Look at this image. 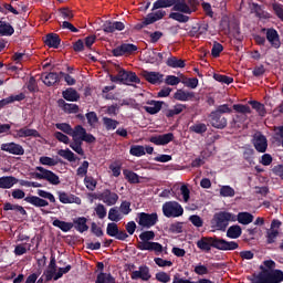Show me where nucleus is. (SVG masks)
<instances>
[{
  "mask_svg": "<svg viewBox=\"0 0 283 283\" xmlns=\"http://www.w3.org/2000/svg\"><path fill=\"white\" fill-rule=\"evenodd\" d=\"M197 248L203 252L209 253L211 249L218 251H237L239 249V243L235 241H227L218 237H201L197 241Z\"/></svg>",
  "mask_w": 283,
  "mask_h": 283,
  "instance_id": "obj_2",
  "label": "nucleus"
},
{
  "mask_svg": "<svg viewBox=\"0 0 283 283\" xmlns=\"http://www.w3.org/2000/svg\"><path fill=\"white\" fill-rule=\"evenodd\" d=\"M273 11L277 19L283 22V6L281 3H273Z\"/></svg>",
  "mask_w": 283,
  "mask_h": 283,
  "instance_id": "obj_64",
  "label": "nucleus"
},
{
  "mask_svg": "<svg viewBox=\"0 0 283 283\" xmlns=\"http://www.w3.org/2000/svg\"><path fill=\"white\" fill-rule=\"evenodd\" d=\"M63 98L67 102H78V99L81 98L80 93L74 90L73 87H69L66 88L63 93Z\"/></svg>",
  "mask_w": 283,
  "mask_h": 283,
  "instance_id": "obj_32",
  "label": "nucleus"
},
{
  "mask_svg": "<svg viewBox=\"0 0 283 283\" xmlns=\"http://www.w3.org/2000/svg\"><path fill=\"white\" fill-rule=\"evenodd\" d=\"M84 185H85L86 189H88L91 191H95L97 181L95 180L94 177H85Z\"/></svg>",
  "mask_w": 283,
  "mask_h": 283,
  "instance_id": "obj_57",
  "label": "nucleus"
},
{
  "mask_svg": "<svg viewBox=\"0 0 283 283\" xmlns=\"http://www.w3.org/2000/svg\"><path fill=\"white\" fill-rule=\"evenodd\" d=\"M59 107H62L63 111L67 114H77L80 112V107L76 104H69L64 99H57Z\"/></svg>",
  "mask_w": 283,
  "mask_h": 283,
  "instance_id": "obj_29",
  "label": "nucleus"
},
{
  "mask_svg": "<svg viewBox=\"0 0 283 283\" xmlns=\"http://www.w3.org/2000/svg\"><path fill=\"white\" fill-rule=\"evenodd\" d=\"M251 283H282L283 271L282 270H266L263 265H260V272L253 273L248 277Z\"/></svg>",
  "mask_w": 283,
  "mask_h": 283,
  "instance_id": "obj_3",
  "label": "nucleus"
},
{
  "mask_svg": "<svg viewBox=\"0 0 283 283\" xmlns=\"http://www.w3.org/2000/svg\"><path fill=\"white\" fill-rule=\"evenodd\" d=\"M222 51H223L222 44L219 43L218 41H214L212 50H211V54H212L213 59L220 57V54Z\"/></svg>",
  "mask_w": 283,
  "mask_h": 283,
  "instance_id": "obj_59",
  "label": "nucleus"
},
{
  "mask_svg": "<svg viewBox=\"0 0 283 283\" xmlns=\"http://www.w3.org/2000/svg\"><path fill=\"white\" fill-rule=\"evenodd\" d=\"M232 109L229 107V104L219 105L216 111H213V114L217 115H223V114H230Z\"/></svg>",
  "mask_w": 283,
  "mask_h": 283,
  "instance_id": "obj_61",
  "label": "nucleus"
},
{
  "mask_svg": "<svg viewBox=\"0 0 283 283\" xmlns=\"http://www.w3.org/2000/svg\"><path fill=\"white\" fill-rule=\"evenodd\" d=\"M280 231L279 230H268L266 231V243L273 244L275 240L279 238Z\"/></svg>",
  "mask_w": 283,
  "mask_h": 283,
  "instance_id": "obj_50",
  "label": "nucleus"
},
{
  "mask_svg": "<svg viewBox=\"0 0 283 283\" xmlns=\"http://www.w3.org/2000/svg\"><path fill=\"white\" fill-rule=\"evenodd\" d=\"M36 171L39 172L32 174L33 178H35L36 180H45L53 186H59L61 184L60 177L52 170L43 167H36Z\"/></svg>",
  "mask_w": 283,
  "mask_h": 283,
  "instance_id": "obj_9",
  "label": "nucleus"
},
{
  "mask_svg": "<svg viewBox=\"0 0 283 283\" xmlns=\"http://www.w3.org/2000/svg\"><path fill=\"white\" fill-rule=\"evenodd\" d=\"M172 283H213L210 279H199L198 282L180 277L179 274L174 275Z\"/></svg>",
  "mask_w": 283,
  "mask_h": 283,
  "instance_id": "obj_39",
  "label": "nucleus"
},
{
  "mask_svg": "<svg viewBox=\"0 0 283 283\" xmlns=\"http://www.w3.org/2000/svg\"><path fill=\"white\" fill-rule=\"evenodd\" d=\"M104 33H115L116 31H123L125 29V24L118 21H106L102 25Z\"/></svg>",
  "mask_w": 283,
  "mask_h": 283,
  "instance_id": "obj_21",
  "label": "nucleus"
},
{
  "mask_svg": "<svg viewBox=\"0 0 283 283\" xmlns=\"http://www.w3.org/2000/svg\"><path fill=\"white\" fill-rule=\"evenodd\" d=\"M174 139H175L174 133H167L159 136H153L150 138V143L155 144L156 146H165L174 142Z\"/></svg>",
  "mask_w": 283,
  "mask_h": 283,
  "instance_id": "obj_20",
  "label": "nucleus"
},
{
  "mask_svg": "<svg viewBox=\"0 0 283 283\" xmlns=\"http://www.w3.org/2000/svg\"><path fill=\"white\" fill-rule=\"evenodd\" d=\"M73 228L80 232L85 233L88 231L90 227L87 226V218L86 217H77L73 220Z\"/></svg>",
  "mask_w": 283,
  "mask_h": 283,
  "instance_id": "obj_23",
  "label": "nucleus"
},
{
  "mask_svg": "<svg viewBox=\"0 0 283 283\" xmlns=\"http://www.w3.org/2000/svg\"><path fill=\"white\" fill-rule=\"evenodd\" d=\"M186 109H187L186 104H177V105H174L172 108L163 109V113L166 116V118H174L175 116L179 115L180 113L185 112Z\"/></svg>",
  "mask_w": 283,
  "mask_h": 283,
  "instance_id": "obj_24",
  "label": "nucleus"
},
{
  "mask_svg": "<svg viewBox=\"0 0 283 283\" xmlns=\"http://www.w3.org/2000/svg\"><path fill=\"white\" fill-rule=\"evenodd\" d=\"M42 82H44V84L48 87H52L56 83L61 82V75H60V73L50 72V73L45 74V76H42Z\"/></svg>",
  "mask_w": 283,
  "mask_h": 283,
  "instance_id": "obj_26",
  "label": "nucleus"
},
{
  "mask_svg": "<svg viewBox=\"0 0 283 283\" xmlns=\"http://www.w3.org/2000/svg\"><path fill=\"white\" fill-rule=\"evenodd\" d=\"M249 105H251L252 109L256 111L261 117L266 115L265 106L262 103L258 101H250Z\"/></svg>",
  "mask_w": 283,
  "mask_h": 283,
  "instance_id": "obj_46",
  "label": "nucleus"
},
{
  "mask_svg": "<svg viewBox=\"0 0 283 283\" xmlns=\"http://www.w3.org/2000/svg\"><path fill=\"white\" fill-rule=\"evenodd\" d=\"M108 220L113 222H118L123 220V216L120 214V211L117 208H111L108 211Z\"/></svg>",
  "mask_w": 283,
  "mask_h": 283,
  "instance_id": "obj_47",
  "label": "nucleus"
},
{
  "mask_svg": "<svg viewBox=\"0 0 283 283\" xmlns=\"http://www.w3.org/2000/svg\"><path fill=\"white\" fill-rule=\"evenodd\" d=\"M150 279V269L147 265H142L138 268V270H135L133 273H130V280L133 281L142 280L143 282H149Z\"/></svg>",
  "mask_w": 283,
  "mask_h": 283,
  "instance_id": "obj_14",
  "label": "nucleus"
},
{
  "mask_svg": "<svg viewBox=\"0 0 283 283\" xmlns=\"http://www.w3.org/2000/svg\"><path fill=\"white\" fill-rule=\"evenodd\" d=\"M15 29L8 22L0 21V36H12Z\"/></svg>",
  "mask_w": 283,
  "mask_h": 283,
  "instance_id": "obj_34",
  "label": "nucleus"
},
{
  "mask_svg": "<svg viewBox=\"0 0 283 283\" xmlns=\"http://www.w3.org/2000/svg\"><path fill=\"white\" fill-rule=\"evenodd\" d=\"M157 282L168 283L170 282V275L166 272H157L155 275Z\"/></svg>",
  "mask_w": 283,
  "mask_h": 283,
  "instance_id": "obj_63",
  "label": "nucleus"
},
{
  "mask_svg": "<svg viewBox=\"0 0 283 283\" xmlns=\"http://www.w3.org/2000/svg\"><path fill=\"white\" fill-rule=\"evenodd\" d=\"M255 151L251 147H245L243 150V159L249 164L253 163Z\"/></svg>",
  "mask_w": 283,
  "mask_h": 283,
  "instance_id": "obj_52",
  "label": "nucleus"
},
{
  "mask_svg": "<svg viewBox=\"0 0 283 283\" xmlns=\"http://www.w3.org/2000/svg\"><path fill=\"white\" fill-rule=\"evenodd\" d=\"M219 195L221 197H235V190L231 186L224 185L219 189Z\"/></svg>",
  "mask_w": 283,
  "mask_h": 283,
  "instance_id": "obj_48",
  "label": "nucleus"
},
{
  "mask_svg": "<svg viewBox=\"0 0 283 283\" xmlns=\"http://www.w3.org/2000/svg\"><path fill=\"white\" fill-rule=\"evenodd\" d=\"M40 164L42 166L46 167H56L59 164H63L62 159L56 157V159L48 157V156H42L40 157Z\"/></svg>",
  "mask_w": 283,
  "mask_h": 283,
  "instance_id": "obj_36",
  "label": "nucleus"
},
{
  "mask_svg": "<svg viewBox=\"0 0 283 283\" xmlns=\"http://www.w3.org/2000/svg\"><path fill=\"white\" fill-rule=\"evenodd\" d=\"M55 127L67 136H72V138L83 136L87 133L86 128L82 125H76L74 128H72L70 124H55Z\"/></svg>",
  "mask_w": 283,
  "mask_h": 283,
  "instance_id": "obj_11",
  "label": "nucleus"
},
{
  "mask_svg": "<svg viewBox=\"0 0 283 283\" xmlns=\"http://www.w3.org/2000/svg\"><path fill=\"white\" fill-rule=\"evenodd\" d=\"M143 76L146 80V82L151 83L153 85L160 83L163 75L159 72H153V71H143Z\"/></svg>",
  "mask_w": 283,
  "mask_h": 283,
  "instance_id": "obj_25",
  "label": "nucleus"
},
{
  "mask_svg": "<svg viewBox=\"0 0 283 283\" xmlns=\"http://www.w3.org/2000/svg\"><path fill=\"white\" fill-rule=\"evenodd\" d=\"M198 6H200L198 0H156L153 4L151 11L154 12L159 9L172 7L174 12L192 14L197 11Z\"/></svg>",
  "mask_w": 283,
  "mask_h": 283,
  "instance_id": "obj_1",
  "label": "nucleus"
},
{
  "mask_svg": "<svg viewBox=\"0 0 283 283\" xmlns=\"http://www.w3.org/2000/svg\"><path fill=\"white\" fill-rule=\"evenodd\" d=\"M252 144L254 150L264 154L268 150V139L262 133H256L253 135Z\"/></svg>",
  "mask_w": 283,
  "mask_h": 283,
  "instance_id": "obj_15",
  "label": "nucleus"
},
{
  "mask_svg": "<svg viewBox=\"0 0 283 283\" xmlns=\"http://www.w3.org/2000/svg\"><path fill=\"white\" fill-rule=\"evenodd\" d=\"M209 118H210V125L214 128L223 129L224 127L228 126V119L223 115H219L211 112L209 115Z\"/></svg>",
  "mask_w": 283,
  "mask_h": 283,
  "instance_id": "obj_18",
  "label": "nucleus"
},
{
  "mask_svg": "<svg viewBox=\"0 0 283 283\" xmlns=\"http://www.w3.org/2000/svg\"><path fill=\"white\" fill-rule=\"evenodd\" d=\"M138 51V46L129 43H124L112 50V54L115 57H120L124 55H132L134 52Z\"/></svg>",
  "mask_w": 283,
  "mask_h": 283,
  "instance_id": "obj_13",
  "label": "nucleus"
},
{
  "mask_svg": "<svg viewBox=\"0 0 283 283\" xmlns=\"http://www.w3.org/2000/svg\"><path fill=\"white\" fill-rule=\"evenodd\" d=\"M19 182L17 177L4 176L0 177V189H12Z\"/></svg>",
  "mask_w": 283,
  "mask_h": 283,
  "instance_id": "obj_28",
  "label": "nucleus"
},
{
  "mask_svg": "<svg viewBox=\"0 0 283 283\" xmlns=\"http://www.w3.org/2000/svg\"><path fill=\"white\" fill-rule=\"evenodd\" d=\"M136 221L139 227L150 229L151 227H156V224L159 221V218L157 212H153V213L140 212V213H137Z\"/></svg>",
  "mask_w": 283,
  "mask_h": 283,
  "instance_id": "obj_10",
  "label": "nucleus"
},
{
  "mask_svg": "<svg viewBox=\"0 0 283 283\" xmlns=\"http://www.w3.org/2000/svg\"><path fill=\"white\" fill-rule=\"evenodd\" d=\"M95 283H116V279L112 275V273L99 272Z\"/></svg>",
  "mask_w": 283,
  "mask_h": 283,
  "instance_id": "obj_38",
  "label": "nucleus"
},
{
  "mask_svg": "<svg viewBox=\"0 0 283 283\" xmlns=\"http://www.w3.org/2000/svg\"><path fill=\"white\" fill-rule=\"evenodd\" d=\"M230 221L235 222L237 214L230 213L228 211H221V212H217L213 216V219L212 221H210V224H212V227L219 231H224L229 227Z\"/></svg>",
  "mask_w": 283,
  "mask_h": 283,
  "instance_id": "obj_6",
  "label": "nucleus"
},
{
  "mask_svg": "<svg viewBox=\"0 0 283 283\" xmlns=\"http://www.w3.org/2000/svg\"><path fill=\"white\" fill-rule=\"evenodd\" d=\"M253 220L254 216L249 212H240L235 216V221H239L242 226H249Z\"/></svg>",
  "mask_w": 283,
  "mask_h": 283,
  "instance_id": "obj_33",
  "label": "nucleus"
},
{
  "mask_svg": "<svg viewBox=\"0 0 283 283\" xmlns=\"http://www.w3.org/2000/svg\"><path fill=\"white\" fill-rule=\"evenodd\" d=\"M193 272H195L197 275L203 276V275L209 274V269H208L206 265L199 263V264H197V265L195 266Z\"/></svg>",
  "mask_w": 283,
  "mask_h": 283,
  "instance_id": "obj_62",
  "label": "nucleus"
},
{
  "mask_svg": "<svg viewBox=\"0 0 283 283\" xmlns=\"http://www.w3.org/2000/svg\"><path fill=\"white\" fill-rule=\"evenodd\" d=\"M59 200L63 205L74 203V196L70 197L67 192H59Z\"/></svg>",
  "mask_w": 283,
  "mask_h": 283,
  "instance_id": "obj_56",
  "label": "nucleus"
},
{
  "mask_svg": "<svg viewBox=\"0 0 283 283\" xmlns=\"http://www.w3.org/2000/svg\"><path fill=\"white\" fill-rule=\"evenodd\" d=\"M213 78L216 80V82L223 83L226 85H230L233 82V77H229L227 75H221L218 73L213 74Z\"/></svg>",
  "mask_w": 283,
  "mask_h": 283,
  "instance_id": "obj_53",
  "label": "nucleus"
},
{
  "mask_svg": "<svg viewBox=\"0 0 283 283\" xmlns=\"http://www.w3.org/2000/svg\"><path fill=\"white\" fill-rule=\"evenodd\" d=\"M187 13H182V12H171L169 14V19L174 20V21H178L179 23H187L190 18L189 15H186Z\"/></svg>",
  "mask_w": 283,
  "mask_h": 283,
  "instance_id": "obj_43",
  "label": "nucleus"
},
{
  "mask_svg": "<svg viewBox=\"0 0 283 283\" xmlns=\"http://www.w3.org/2000/svg\"><path fill=\"white\" fill-rule=\"evenodd\" d=\"M252 11L254 12V14H256V17L259 19H266V12L263 9V6H260L255 2L252 3Z\"/></svg>",
  "mask_w": 283,
  "mask_h": 283,
  "instance_id": "obj_49",
  "label": "nucleus"
},
{
  "mask_svg": "<svg viewBox=\"0 0 283 283\" xmlns=\"http://www.w3.org/2000/svg\"><path fill=\"white\" fill-rule=\"evenodd\" d=\"M57 155L62 158H65L69 163L76 161V155L72 153L70 148L66 149H60L57 151Z\"/></svg>",
  "mask_w": 283,
  "mask_h": 283,
  "instance_id": "obj_42",
  "label": "nucleus"
},
{
  "mask_svg": "<svg viewBox=\"0 0 283 283\" xmlns=\"http://www.w3.org/2000/svg\"><path fill=\"white\" fill-rule=\"evenodd\" d=\"M161 210H163L164 217L168 219H171V218L176 219V218L182 217L185 213V209L176 200L166 201L163 205Z\"/></svg>",
  "mask_w": 283,
  "mask_h": 283,
  "instance_id": "obj_8",
  "label": "nucleus"
},
{
  "mask_svg": "<svg viewBox=\"0 0 283 283\" xmlns=\"http://www.w3.org/2000/svg\"><path fill=\"white\" fill-rule=\"evenodd\" d=\"M130 83L140 84V78L133 71H128V73H127V81H124L125 85H130Z\"/></svg>",
  "mask_w": 283,
  "mask_h": 283,
  "instance_id": "obj_54",
  "label": "nucleus"
},
{
  "mask_svg": "<svg viewBox=\"0 0 283 283\" xmlns=\"http://www.w3.org/2000/svg\"><path fill=\"white\" fill-rule=\"evenodd\" d=\"M3 211L6 212L14 211V212H19L21 216H28V212L23 207L19 205H12L11 202H6L3 205Z\"/></svg>",
  "mask_w": 283,
  "mask_h": 283,
  "instance_id": "obj_37",
  "label": "nucleus"
},
{
  "mask_svg": "<svg viewBox=\"0 0 283 283\" xmlns=\"http://www.w3.org/2000/svg\"><path fill=\"white\" fill-rule=\"evenodd\" d=\"M166 65L168 67H174V69H184L186 67V62L184 60H178L176 56H170L168 61H166Z\"/></svg>",
  "mask_w": 283,
  "mask_h": 283,
  "instance_id": "obj_40",
  "label": "nucleus"
},
{
  "mask_svg": "<svg viewBox=\"0 0 283 283\" xmlns=\"http://www.w3.org/2000/svg\"><path fill=\"white\" fill-rule=\"evenodd\" d=\"M1 151L9 153L14 156H24L25 149L19 144H15L13 142L6 143L1 145Z\"/></svg>",
  "mask_w": 283,
  "mask_h": 283,
  "instance_id": "obj_17",
  "label": "nucleus"
},
{
  "mask_svg": "<svg viewBox=\"0 0 283 283\" xmlns=\"http://www.w3.org/2000/svg\"><path fill=\"white\" fill-rule=\"evenodd\" d=\"M146 105L148 106H144L143 109L150 115L158 114L163 109V105L168 107V104L166 102L157 99H148L146 102Z\"/></svg>",
  "mask_w": 283,
  "mask_h": 283,
  "instance_id": "obj_16",
  "label": "nucleus"
},
{
  "mask_svg": "<svg viewBox=\"0 0 283 283\" xmlns=\"http://www.w3.org/2000/svg\"><path fill=\"white\" fill-rule=\"evenodd\" d=\"M38 196L44 199H48L50 201V203H55L56 199L54 197V195L52 192H48L45 190H38Z\"/></svg>",
  "mask_w": 283,
  "mask_h": 283,
  "instance_id": "obj_60",
  "label": "nucleus"
},
{
  "mask_svg": "<svg viewBox=\"0 0 283 283\" xmlns=\"http://www.w3.org/2000/svg\"><path fill=\"white\" fill-rule=\"evenodd\" d=\"M190 132L197 135H203L207 132L206 124H195L190 126Z\"/></svg>",
  "mask_w": 283,
  "mask_h": 283,
  "instance_id": "obj_55",
  "label": "nucleus"
},
{
  "mask_svg": "<svg viewBox=\"0 0 283 283\" xmlns=\"http://www.w3.org/2000/svg\"><path fill=\"white\" fill-rule=\"evenodd\" d=\"M129 155L134 157H143L145 155L144 146H130Z\"/></svg>",
  "mask_w": 283,
  "mask_h": 283,
  "instance_id": "obj_51",
  "label": "nucleus"
},
{
  "mask_svg": "<svg viewBox=\"0 0 283 283\" xmlns=\"http://www.w3.org/2000/svg\"><path fill=\"white\" fill-rule=\"evenodd\" d=\"M101 200L107 206H114L118 201V195L116 192H112V190H104L101 196Z\"/></svg>",
  "mask_w": 283,
  "mask_h": 283,
  "instance_id": "obj_22",
  "label": "nucleus"
},
{
  "mask_svg": "<svg viewBox=\"0 0 283 283\" xmlns=\"http://www.w3.org/2000/svg\"><path fill=\"white\" fill-rule=\"evenodd\" d=\"M106 233L118 241H126V239L129 238V234H127L125 230H119L118 224L115 222L107 223Z\"/></svg>",
  "mask_w": 283,
  "mask_h": 283,
  "instance_id": "obj_12",
  "label": "nucleus"
},
{
  "mask_svg": "<svg viewBox=\"0 0 283 283\" xmlns=\"http://www.w3.org/2000/svg\"><path fill=\"white\" fill-rule=\"evenodd\" d=\"M195 97H196V94L193 92H186L182 90H178L177 93H174V99H177L179 102L192 101Z\"/></svg>",
  "mask_w": 283,
  "mask_h": 283,
  "instance_id": "obj_31",
  "label": "nucleus"
},
{
  "mask_svg": "<svg viewBox=\"0 0 283 283\" xmlns=\"http://www.w3.org/2000/svg\"><path fill=\"white\" fill-rule=\"evenodd\" d=\"M266 40L275 50H279L281 48L280 34L279 31H276L275 29L270 28L266 30Z\"/></svg>",
  "mask_w": 283,
  "mask_h": 283,
  "instance_id": "obj_19",
  "label": "nucleus"
},
{
  "mask_svg": "<svg viewBox=\"0 0 283 283\" xmlns=\"http://www.w3.org/2000/svg\"><path fill=\"white\" fill-rule=\"evenodd\" d=\"M124 176H125L126 180L132 185H136V184L140 182L138 174H136L129 169L124 170Z\"/></svg>",
  "mask_w": 283,
  "mask_h": 283,
  "instance_id": "obj_45",
  "label": "nucleus"
},
{
  "mask_svg": "<svg viewBox=\"0 0 283 283\" xmlns=\"http://www.w3.org/2000/svg\"><path fill=\"white\" fill-rule=\"evenodd\" d=\"M241 234H242V229L239 224L231 226L230 228H228L226 233L227 238H230L232 240L239 239Z\"/></svg>",
  "mask_w": 283,
  "mask_h": 283,
  "instance_id": "obj_35",
  "label": "nucleus"
},
{
  "mask_svg": "<svg viewBox=\"0 0 283 283\" xmlns=\"http://www.w3.org/2000/svg\"><path fill=\"white\" fill-rule=\"evenodd\" d=\"M17 137H19V138H25V137L40 138L41 133H39L36 129H29L27 127H23V128L17 130Z\"/></svg>",
  "mask_w": 283,
  "mask_h": 283,
  "instance_id": "obj_30",
  "label": "nucleus"
},
{
  "mask_svg": "<svg viewBox=\"0 0 283 283\" xmlns=\"http://www.w3.org/2000/svg\"><path fill=\"white\" fill-rule=\"evenodd\" d=\"M11 196L15 200L23 199L25 203L32 205L33 207H36V208H45L50 206V202L46 199H42L38 196L29 195L28 197H25L24 190H21V189L12 190Z\"/></svg>",
  "mask_w": 283,
  "mask_h": 283,
  "instance_id": "obj_5",
  "label": "nucleus"
},
{
  "mask_svg": "<svg viewBox=\"0 0 283 283\" xmlns=\"http://www.w3.org/2000/svg\"><path fill=\"white\" fill-rule=\"evenodd\" d=\"M102 120H103V126L106 127L107 132L115 130L119 125V123L116 119H113L106 116H104Z\"/></svg>",
  "mask_w": 283,
  "mask_h": 283,
  "instance_id": "obj_44",
  "label": "nucleus"
},
{
  "mask_svg": "<svg viewBox=\"0 0 283 283\" xmlns=\"http://www.w3.org/2000/svg\"><path fill=\"white\" fill-rule=\"evenodd\" d=\"M44 43L50 48V49H59L61 45V38L56 33H49L46 34Z\"/></svg>",
  "mask_w": 283,
  "mask_h": 283,
  "instance_id": "obj_27",
  "label": "nucleus"
},
{
  "mask_svg": "<svg viewBox=\"0 0 283 283\" xmlns=\"http://www.w3.org/2000/svg\"><path fill=\"white\" fill-rule=\"evenodd\" d=\"M73 142L69 145L73 151H75L80 156H85V150H83V143L94 144L96 143V137L91 133H84L83 135H77L76 137H72Z\"/></svg>",
  "mask_w": 283,
  "mask_h": 283,
  "instance_id": "obj_7",
  "label": "nucleus"
},
{
  "mask_svg": "<svg viewBox=\"0 0 283 283\" xmlns=\"http://www.w3.org/2000/svg\"><path fill=\"white\" fill-rule=\"evenodd\" d=\"M53 226L59 228L60 230H62L64 233H67L72 230V228L74 227L73 223L71 222H65V221H61L59 219H55L53 221Z\"/></svg>",
  "mask_w": 283,
  "mask_h": 283,
  "instance_id": "obj_41",
  "label": "nucleus"
},
{
  "mask_svg": "<svg viewBox=\"0 0 283 283\" xmlns=\"http://www.w3.org/2000/svg\"><path fill=\"white\" fill-rule=\"evenodd\" d=\"M233 111L243 115L250 114L251 109L248 105H243V104H234L232 106Z\"/></svg>",
  "mask_w": 283,
  "mask_h": 283,
  "instance_id": "obj_58",
  "label": "nucleus"
},
{
  "mask_svg": "<svg viewBox=\"0 0 283 283\" xmlns=\"http://www.w3.org/2000/svg\"><path fill=\"white\" fill-rule=\"evenodd\" d=\"M139 241L137 244V250L139 251H154L156 255H159L164 249L158 242H153L156 238V233L153 230H146L138 235Z\"/></svg>",
  "mask_w": 283,
  "mask_h": 283,
  "instance_id": "obj_4",
  "label": "nucleus"
}]
</instances>
